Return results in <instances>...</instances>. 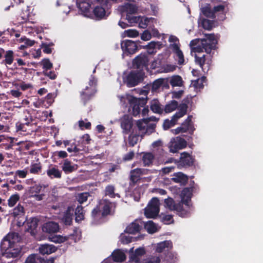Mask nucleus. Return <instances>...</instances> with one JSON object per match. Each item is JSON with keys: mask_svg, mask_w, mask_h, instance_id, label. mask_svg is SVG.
Here are the masks:
<instances>
[{"mask_svg": "<svg viewBox=\"0 0 263 263\" xmlns=\"http://www.w3.org/2000/svg\"><path fill=\"white\" fill-rule=\"evenodd\" d=\"M20 238L18 233L7 234L2 240L0 249L2 256L7 258H16L20 255L21 249L17 242Z\"/></svg>", "mask_w": 263, "mask_h": 263, "instance_id": "nucleus-1", "label": "nucleus"}, {"mask_svg": "<svg viewBox=\"0 0 263 263\" xmlns=\"http://www.w3.org/2000/svg\"><path fill=\"white\" fill-rule=\"evenodd\" d=\"M217 41L214 34L206 35V39H196L190 42V45L195 52L200 54L203 50L210 53L212 50L216 48Z\"/></svg>", "mask_w": 263, "mask_h": 263, "instance_id": "nucleus-2", "label": "nucleus"}, {"mask_svg": "<svg viewBox=\"0 0 263 263\" xmlns=\"http://www.w3.org/2000/svg\"><path fill=\"white\" fill-rule=\"evenodd\" d=\"M111 7L109 0H95L89 18L97 21L106 19L110 14Z\"/></svg>", "mask_w": 263, "mask_h": 263, "instance_id": "nucleus-3", "label": "nucleus"}, {"mask_svg": "<svg viewBox=\"0 0 263 263\" xmlns=\"http://www.w3.org/2000/svg\"><path fill=\"white\" fill-rule=\"evenodd\" d=\"M189 103V101L188 99H184L182 101V102L179 104V111L176 112L175 114L172 116L171 120L168 119L164 120L163 124V127L164 129L167 130L174 126L179 119L182 118L186 114Z\"/></svg>", "mask_w": 263, "mask_h": 263, "instance_id": "nucleus-4", "label": "nucleus"}, {"mask_svg": "<svg viewBox=\"0 0 263 263\" xmlns=\"http://www.w3.org/2000/svg\"><path fill=\"white\" fill-rule=\"evenodd\" d=\"M144 75V72L142 70H131L123 77V82L128 87H135L143 81Z\"/></svg>", "mask_w": 263, "mask_h": 263, "instance_id": "nucleus-5", "label": "nucleus"}, {"mask_svg": "<svg viewBox=\"0 0 263 263\" xmlns=\"http://www.w3.org/2000/svg\"><path fill=\"white\" fill-rule=\"evenodd\" d=\"M97 80L95 76L91 75L89 81V86L80 92L81 99L84 105L91 99L97 91L96 86Z\"/></svg>", "mask_w": 263, "mask_h": 263, "instance_id": "nucleus-6", "label": "nucleus"}, {"mask_svg": "<svg viewBox=\"0 0 263 263\" xmlns=\"http://www.w3.org/2000/svg\"><path fill=\"white\" fill-rule=\"evenodd\" d=\"M159 211V200L153 197L145 209L144 214L147 218H155L158 216Z\"/></svg>", "mask_w": 263, "mask_h": 263, "instance_id": "nucleus-7", "label": "nucleus"}, {"mask_svg": "<svg viewBox=\"0 0 263 263\" xmlns=\"http://www.w3.org/2000/svg\"><path fill=\"white\" fill-rule=\"evenodd\" d=\"M148 53H141L137 55L133 61V65L136 70L143 71L144 68H147L148 65Z\"/></svg>", "mask_w": 263, "mask_h": 263, "instance_id": "nucleus-8", "label": "nucleus"}, {"mask_svg": "<svg viewBox=\"0 0 263 263\" xmlns=\"http://www.w3.org/2000/svg\"><path fill=\"white\" fill-rule=\"evenodd\" d=\"M145 100L134 97H131L129 99V111H131L134 116H137L140 112L141 107L145 104Z\"/></svg>", "mask_w": 263, "mask_h": 263, "instance_id": "nucleus-9", "label": "nucleus"}, {"mask_svg": "<svg viewBox=\"0 0 263 263\" xmlns=\"http://www.w3.org/2000/svg\"><path fill=\"white\" fill-rule=\"evenodd\" d=\"M99 205L102 211L101 217H105L108 215H112L116 206L115 202H112L108 199H103L100 201Z\"/></svg>", "mask_w": 263, "mask_h": 263, "instance_id": "nucleus-10", "label": "nucleus"}, {"mask_svg": "<svg viewBox=\"0 0 263 263\" xmlns=\"http://www.w3.org/2000/svg\"><path fill=\"white\" fill-rule=\"evenodd\" d=\"M93 5L91 0H77V5L81 13L85 16L90 17Z\"/></svg>", "mask_w": 263, "mask_h": 263, "instance_id": "nucleus-11", "label": "nucleus"}, {"mask_svg": "<svg viewBox=\"0 0 263 263\" xmlns=\"http://www.w3.org/2000/svg\"><path fill=\"white\" fill-rule=\"evenodd\" d=\"M226 6V2H220L217 4H214L212 6L215 18L217 17L218 21H223L225 19Z\"/></svg>", "mask_w": 263, "mask_h": 263, "instance_id": "nucleus-12", "label": "nucleus"}, {"mask_svg": "<svg viewBox=\"0 0 263 263\" xmlns=\"http://www.w3.org/2000/svg\"><path fill=\"white\" fill-rule=\"evenodd\" d=\"M121 46L124 53L127 55L133 54L138 50L137 43L132 40H126L122 41Z\"/></svg>", "mask_w": 263, "mask_h": 263, "instance_id": "nucleus-13", "label": "nucleus"}, {"mask_svg": "<svg viewBox=\"0 0 263 263\" xmlns=\"http://www.w3.org/2000/svg\"><path fill=\"white\" fill-rule=\"evenodd\" d=\"M178 166L181 167H190L194 165V158L186 152L181 154L180 160L178 162Z\"/></svg>", "mask_w": 263, "mask_h": 263, "instance_id": "nucleus-14", "label": "nucleus"}, {"mask_svg": "<svg viewBox=\"0 0 263 263\" xmlns=\"http://www.w3.org/2000/svg\"><path fill=\"white\" fill-rule=\"evenodd\" d=\"M191 205H192L189 203L188 206L185 205L184 202L180 200L176 203L174 211H176L177 214L181 217H187L189 215Z\"/></svg>", "mask_w": 263, "mask_h": 263, "instance_id": "nucleus-15", "label": "nucleus"}, {"mask_svg": "<svg viewBox=\"0 0 263 263\" xmlns=\"http://www.w3.org/2000/svg\"><path fill=\"white\" fill-rule=\"evenodd\" d=\"M39 221V219L36 217H31L27 220L25 224L26 231L31 235H35Z\"/></svg>", "mask_w": 263, "mask_h": 263, "instance_id": "nucleus-16", "label": "nucleus"}, {"mask_svg": "<svg viewBox=\"0 0 263 263\" xmlns=\"http://www.w3.org/2000/svg\"><path fill=\"white\" fill-rule=\"evenodd\" d=\"M193 186L184 188L181 192V201L184 202V205L188 206L190 204L193 195Z\"/></svg>", "mask_w": 263, "mask_h": 263, "instance_id": "nucleus-17", "label": "nucleus"}, {"mask_svg": "<svg viewBox=\"0 0 263 263\" xmlns=\"http://www.w3.org/2000/svg\"><path fill=\"white\" fill-rule=\"evenodd\" d=\"M133 125V119L128 115H124L121 120V126L123 130V133L128 134Z\"/></svg>", "mask_w": 263, "mask_h": 263, "instance_id": "nucleus-18", "label": "nucleus"}, {"mask_svg": "<svg viewBox=\"0 0 263 263\" xmlns=\"http://www.w3.org/2000/svg\"><path fill=\"white\" fill-rule=\"evenodd\" d=\"M43 232L49 234L55 233L58 232L59 226L57 222L48 221L45 223L42 228Z\"/></svg>", "mask_w": 263, "mask_h": 263, "instance_id": "nucleus-19", "label": "nucleus"}, {"mask_svg": "<svg viewBox=\"0 0 263 263\" xmlns=\"http://www.w3.org/2000/svg\"><path fill=\"white\" fill-rule=\"evenodd\" d=\"M33 124H25L22 122H17L16 123V128L17 132H24V135H31L34 131Z\"/></svg>", "mask_w": 263, "mask_h": 263, "instance_id": "nucleus-20", "label": "nucleus"}, {"mask_svg": "<svg viewBox=\"0 0 263 263\" xmlns=\"http://www.w3.org/2000/svg\"><path fill=\"white\" fill-rule=\"evenodd\" d=\"M186 145V141L184 139L179 138V139H177L172 144L170 147V151L173 153H176L178 150L185 148Z\"/></svg>", "mask_w": 263, "mask_h": 263, "instance_id": "nucleus-21", "label": "nucleus"}, {"mask_svg": "<svg viewBox=\"0 0 263 263\" xmlns=\"http://www.w3.org/2000/svg\"><path fill=\"white\" fill-rule=\"evenodd\" d=\"M189 180V177L182 172L174 173L172 178V180L175 183H179L181 185H185Z\"/></svg>", "mask_w": 263, "mask_h": 263, "instance_id": "nucleus-22", "label": "nucleus"}, {"mask_svg": "<svg viewBox=\"0 0 263 263\" xmlns=\"http://www.w3.org/2000/svg\"><path fill=\"white\" fill-rule=\"evenodd\" d=\"M57 250V248L55 246L48 243L41 244L39 248V252L43 255L50 254Z\"/></svg>", "mask_w": 263, "mask_h": 263, "instance_id": "nucleus-23", "label": "nucleus"}, {"mask_svg": "<svg viewBox=\"0 0 263 263\" xmlns=\"http://www.w3.org/2000/svg\"><path fill=\"white\" fill-rule=\"evenodd\" d=\"M73 209L71 206H68L64 212L62 219V222L65 225L70 226L72 222Z\"/></svg>", "mask_w": 263, "mask_h": 263, "instance_id": "nucleus-24", "label": "nucleus"}, {"mask_svg": "<svg viewBox=\"0 0 263 263\" xmlns=\"http://www.w3.org/2000/svg\"><path fill=\"white\" fill-rule=\"evenodd\" d=\"M14 139L12 137L5 138L4 136H0V145L1 146L4 145V148L6 150L11 149L14 145Z\"/></svg>", "mask_w": 263, "mask_h": 263, "instance_id": "nucleus-25", "label": "nucleus"}, {"mask_svg": "<svg viewBox=\"0 0 263 263\" xmlns=\"http://www.w3.org/2000/svg\"><path fill=\"white\" fill-rule=\"evenodd\" d=\"M140 170L139 168H136L135 169L131 170L130 172V185L132 186H134L139 182L141 180L140 178V173H139Z\"/></svg>", "mask_w": 263, "mask_h": 263, "instance_id": "nucleus-26", "label": "nucleus"}, {"mask_svg": "<svg viewBox=\"0 0 263 263\" xmlns=\"http://www.w3.org/2000/svg\"><path fill=\"white\" fill-rule=\"evenodd\" d=\"M141 228V227L139 225L137 220H135L126 227L124 232L130 234H135L140 232Z\"/></svg>", "mask_w": 263, "mask_h": 263, "instance_id": "nucleus-27", "label": "nucleus"}, {"mask_svg": "<svg viewBox=\"0 0 263 263\" xmlns=\"http://www.w3.org/2000/svg\"><path fill=\"white\" fill-rule=\"evenodd\" d=\"M173 51L177 58L178 64L179 65L183 64L184 62V55L182 51L180 50L179 45L174 44L173 45Z\"/></svg>", "mask_w": 263, "mask_h": 263, "instance_id": "nucleus-28", "label": "nucleus"}, {"mask_svg": "<svg viewBox=\"0 0 263 263\" xmlns=\"http://www.w3.org/2000/svg\"><path fill=\"white\" fill-rule=\"evenodd\" d=\"M201 11L202 14L208 18H215L213 12L212 6L210 4H206L201 8Z\"/></svg>", "mask_w": 263, "mask_h": 263, "instance_id": "nucleus-29", "label": "nucleus"}, {"mask_svg": "<svg viewBox=\"0 0 263 263\" xmlns=\"http://www.w3.org/2000/svg\"><path fill=\"white\" fill-rule=\"evenodd\" d=\"M150 108L153 112L156 114H161L163 111L160 103L157 99H153L151 101Z\"/></svg>", "mask_w": 263, "mask_h": 263, "instance_id": "nucleus-30", "label": "nucleus"}, {"mask_svg": "<svg viewBox=\"0 0 263 263\" xmlns=\"http://www.w3.org/2000/svg\"><path fill=\"white\" fill-rule=\"evenodd\" d=\"M112 259L116 262H122L126 259V256L124 252L119 249L115 250L111 254Z\"/></svg>", "mask_w": 263, "mask_h": 263, "instance_id": "nucleus-31", "label": "nucleus"}, {"mask_svg": "<svg viewBox=\"0 0 263 263\" xmlns=\"http://www.w3.org/2000/svg\"><path fill=\"white\" fill-rule=\"evenodd\" d=\"M46 172L47 176L51 179L61 178L62 177V171H60L55 166L49 167Z\"/></svg>", "mask_w": 263, "mask_h": 263, "instance_id": "nucleus-32", "label": "nucleus"}, {"mask_svg": "<svg viewBox=\"0 0 263 263\" xmlns=\"http://www.w3.org/2000/svg\"><path fill=\"white\" fill-rule=\"evenodd\" d=\"M5 59L2 61V64L5 65H11L14 60V52L12 50H7L5 52Z\"/></svg>", "mask_w": 263, "mask_h": 263, "instance_id": "nucleus-33", "label": "nucleus"}, {"mask_svg": "<svg viewBox=\"0 0 263 263\" xmlns=\"http://www.w3.org/2000/svg\"><path fill=\"white\" fill-rule=\"evenodd\" d=\"M115 187L114 185L111 184L107 185L105 189L104 192L105 195L108 196L111 198H115L117 197L118 198H120V195L118 193H115Z\"/></svg>", "mask_w": 263, "mask_h": 263, "instance_id": "nucleus-34", "label": "nucleus"}, {"mask_svg": "<svg viewBox=\"0 0 263 263\" xmlns=\"http://www.w3.org/2000/svg\"><path fill=\"white\" fill-rule=\"evenodd\" d=\"M177 108L179 110V105H178V102L176 100H172L166 104L164 110L166 113H169L173 111Z\"/></svg>", "mask_w": 263, "mask_h": 263, "instance_id": "nucleus-35", "label": "nucleus"}, {"mask_svg": "<svg viewBox=\"0 0 263 263\" xmlns=\"http://www.w3.org/2000/svg\"><path fill=\"white\" fill-rule=\"evenodd\" d=\"M154 156L151 153H144L142 157V161L144 166H149L153 164Z\"/></svg>", "mask_w": 263, "mask_h": 263, "instance_id": "nucleus-36", "label": "nucleus"}, {"mask_svg": "<svg viewBox=\"0 0 263 263\" xmlns=\"http://www.w3.org/2000/svg\"><path fill=\"white\" fill-rule=\"evenodd\" d=\"M123 10L126 12V14L132 15L137 12L138 8L135 4L127 3L124 6Z\"/></svg>", "mask_w": 263, "mask_h": 263, "instance_id": "nucleus-37", "label": "nucleus"}, {"mask_svg": "<svg viewBox=\"0 0 263 263\" xmlns=\"http://www.w3.org/2000/svg\"><path fill=\"white\" fill-rule=\"evenodd\" d=\"M183 81L182 78L178 75H175L171 77L170 83L172 87L182 86L183 85Z\"/></svg>", "mask_w": 263, "mask_h": 263, "instance_id": "nucleus-38", "label": "nucleus"}, {"mask_svg": "<svg viewBox=\"0 0 263 263\" xmlns=\"http://www.w3.org/2000/svg\"><path fill=\"white\" fill-rule=\"evenodd\" d=\"M180 129H182L183 133L189 132L190 134L193 135L195 128L194 124H190L184 121L181 124Z\"/></svg>", "mask_w": 263, "mask_h": 263, "instance_id": "nucleus-39", "label": "nucleus"}, {"mask_svg": "<svg viewBox=\"0 0 263 263\" xmlns=\"http://www.w3.org/2000/svg\"><path fill=\"white\" fill-rule=\"evenodd\" d=\"M75 220L76 222H79L84 219V213L82 205H78L75 210Z\"/></svg>", "mask_w": 263, "mask_h": 263, "instance_id": "nucleus-40", "label": "nucleus"}, {"mask_svg": "<svg viewBox=\"0 0 263 263\" xmlns=\"http://www.w3.org/2000/svg\"><path fill=\"white\" fill-rule=\"evenodd\" d=\"M164 81L163 78H159L155 80L151 85V90L152 92H157L159 89L161 87Z\"/></svg>", "mask_w": 263, "mask_h": 263, "instance_id": "nucleus-41", "label": "nucleus"}, {"mask_svg": "<svg viewBox=\"0 0 263 263\" xmlns=\"http://www.w3.org/2000/svg\"><path fill=\"white\" fill-rule=\"evenodd\" d=\"M25 213V212L24 208L20 204H18L15 208L13 209L12 215L14 217H21L22 216H24Z\"/></svg>", "mask_w": 263, "mask_h": 263, "instance_id": "nucleus-42", "label": "nucleus"}, {"mask_svg": "<svg viewBox=\"0 0 263 263\" xmlns=\"http://www.w3.org/2000/svg\"><path fill=\"white\" fill-rule=\"evenodd\" d=\"M62 168V170L66 174L72 172L74 169V166L71 165V162L68 159L64 160Z\"/></svg>", "mask_w": 263, "mask_h": 263, "instance_id": "nucleus-43", "label": "nucleus"}, {"mask_svg": "<svg viewBox=\"0 0 263 263\" xmlns=\"http://www.w3.org/2000/svg\"><path fill=\"white\" fill-rule=\"evenodd\" d=\"M170 247H172V242L171 241H164L158 243L156 247V251L158 253L162 252L164 249Z\"/></svg>", "mask_w": 263, "mask_h": 263, "instance_id": "nucleus-44", "label": "nucleus"}, {"mask_svg": "<svg viewBox=\"0 0 263 263\" xmlns=\"http://www.w3.org/2000/svg\"><path fill=\"white\" fill-rule=\"evenodd\" d=\"M144 228L149 234H153L157 230L156 224L152 221H148L145 223Z\"/></svg>", "mask_w": 263, "mask_h": 263, "instance_id": "nucleus-45", "label": "nucleus"}, {"mask_svg": "<svg viewBox=\"0 0 263 263\" xmlns=\"http://www.w3.org/2000/svg\"><path fill=\"white\" fill-rule=\"evenodd\" d=\"M195 61L196 64H198L204 71L203 66L205 62V54L200 55L199 54H195Z\"/></svg>", "mask_w": 263, "mask_h": 263, "instance_id": "nucleus-46", "label": "nucleus"}, {"mask_svg": "<svg viewBox=\"0 0 263 263\" xmlns=\"http://www.w3.org/2000/svg\"><path fill=\"white\" fill-rule=\"evenodd\" d=\"M139 135L130 134L128 137V143L129 146L133 147L136 145L139 140Z\"/></svg>", "mask_w": 263, "mask_h": 263, "instance_id": "nucleus-47", "label": "nucleus"}, {"mask_svg": "<svg viewBox=\"0 0 263 263\" xmlns=\"http://www.w3.org/2000/svg\"><path fill=\"white\" fill-rule=\"evenodd\" d=\"M20 195L16 193L12 195L8 200V205L9 207L14 206L17 202L20 200Z\"/></svg>", "mask_w": 263, "mask_h": 263, "instance_id": "nucleus-48", "label": "nucleus"}, {"mask_svg": "<svg viewBox=\"0 0 263 263\" xmlns=\"http://www.w3.org/2000/svg\"><path fill=\"white\" fill-rule=\"evenodd\" d=\"M213 21H211L204 18L201 20V26L204 29L208 30H211L213 28Z\"/></svg>", "mask_w": 263, "mask_h": 263, "instance_id": "nucleus-49", "label": "nucleus"}, {"mask_svg": "<svg viewBox=\"0 0 263 263\" xmlns=\"http://www.w3.org/2000/svg\"><path fill=\"white\" fill-rule=\"evenodd\" d=\"M43 66V70L47 71L51 69L53 67L52 63L50 61L49 59L44 58L40 62Z\"/></svg>", "mask_w": 263, "mask_h": 263, "instance_id": "nucleus-50", "label": "nucleus"}, {"mask_svg": "<svg viewBox=\"0 0 263 263\" xmlns=\"http://www.w3.org/2000/svg\"><path fill=\"white\" fill-rule=\"evenodd\" d=\"M89 196H90V194L88 192H83L78 194L76 198L80 204H82L87 200Z\"/></svg>", "mask_w": 263, "mask_h": 263, "instance_id": "nucleus-51", "label": "nucleus"}, {"mask_svg": "<svg viewBox=\"0 0 263 263\" xmlns=\"http://www.w3.org/2000/svg\"><path fill=\"white\" fill-rule=\"evenodd\" d=\"M50 240L54 243H63L67 240V237L66 236H63L60 235H55L50 237Z\"/></svg>", "mask_w": 263, "mask_h": 263, "instance_id": "nucleus-52", "label": "nucleus"}, {"mask_svg": "<svg viewBox=\"0 0 263 263\" xmlns=\"http://www.w3.org/2000/svg\"><path fill=\"white\" fill-rule=\"evenodd\" d=\"M42 170V165L40 163H33L30 166V173L33 174H39Z\"/></svg>", "mask_w": 263, "mask_h": 263, "instance_id": "nucleus-53", "label": "nucleus"}, {"mask_svg": "<svg viewBox=\"0 0 263 263\" xmlns=\"http://www.w3.org/2000/svg\"><path fill=\"white\" fill-rule=\"evenodd\" d=\"M156 127V124L151 123L148 124L147 122L146 124V127L145 128V131L143 132V135H149L155 132V128Z\"/></svg>", "mask_w": 263, "mask_h": 263, "instance_id": "nucleus-54", "label": "nucleus"}, {"mask_svg": "<svg viewBox=\"0 0 263 263\" xmlns=\"http://www.w3.org/2000/svg\"><path fill=\"white\" fill-rule=\"evenodd\" d=\"M101 209L99 204L97 205L91 211V216L94 219L100 218L101 215Z\"/></svg>", "mask_w": 263, "mask_h": 263, "instance_id": "nucleus-55", "label": "nucleus"}, {"mask_svg": "<svg viewBox=\"0 0 263 263\" xmlns=\"http://www.w3.org/2000/svg\"><path fill=\"white\" fill-rule=\"evenodd\" d=\"M54 258L48 259L35 254V263H54Z\"/></svg>", "mask_w": 263, "mask_h": 263, "instance_id": "nucleus-56", "label": "nucleus"}, {"mask_svg": "<svg viewBox=\"0 0 263 263\" xmlns=\"http://www.w3.org/2000/svg\"><path fill=\"white\" fill-rule=\"evenodd\" d=\"M165 205L171 210L174 211L177 203L172 198H168L164 200Z\"/></svg>", "mask_w": 263, "mask_h": 263, "instance_id": "nucleus-57", "label": "nucleus"}, {"mask_svg": "<svg viewBox=\"0 0 263 263\" xmlns=\"http://www.w3.org/2000/svg\"><path fill=\"white\" fill-rule=\"evenodd\" d=\"M147 123V121L146 120H138L137 122V126L139 129V131L142 132V134L141 135V136L142 137L143 136V132L145 130V128L146 127V124Z\"/></svg>", "mask_w": 263, "mask_h": 263, "instance_id": "nucleus-58", "label": "nucleus"}, {"mask_svg": "<svg viewBox=\"0 0 263 263\" xmlns=\"http://www.w3.org/2000/svg\"><path fill=\"white\" fill-rule=\"evenodd\" d=\"M53 45L54 44L52 43L49 44L45 43H42L41 45V48L43 49V51L45 53L50 54L52 52V49L50 48V46Z\"/></svg>", "mask_w": 263, "mask_h": 263, "instance_id": "nucleus-59", "label": "nucleus"}, {"mask_svg": "<svg viewBox=\"0 0 263 263\" xmlns=\"http://www.w3.org/2000/svg\"><path fill=\"white\" fill-rule=\"evenodd\" d=\"M125 32L126 36L130 37H135L139 35L138 31L135 29H128Z\"/></svg>", "mask_w": 263, "mask_h": 263, "instance_id": "nucleus-60", "label": "nucleus"}, {"mask_svg": "<svg viewBox=\"0 0 263 263\" xmlns=\"http://www.w3.org/2000/svg\"><path fill=\"white\" fill-rule=\"evenodd\" d=\"M129 261L132 263H140V257L132 252L130 254Z\"/></svg>", "mask_w": 263, "mask_h": 263, "instance_id": "nucleus-61", "label": "nucleus"}, {"mask_svg": "<svg viewBox=\"0 0 263 263\" xmlns=\"http://www.w3.org/2000/svg\"><path fill=\"white\" fill-rule=\"evenodd\" d=\"M71 147H68L67 148V151L69 153L71 152H74V153H79L82 150L81 148H80L79 146V145L78 144H76L73 143L71 145Z\"/></svg>", "mask_w": 263, "mask_h": 263, "instance_id": "nucleus-62", "label": "nucleus"}, {"mask_svg": "<svg viewBox=\"0 0 263 263\" xmlns=\"http://www.w3.org/2000/svg\"><path fill=\"white\" fill-rule=\"evenodd\" d=\"M21 40L24 42L25 45L27 48L28 47L33 46L35 44V41L34 40H31L28 38H26V37H21Z\"/></svg>", "mask_w": 263, "mask_h": 263, "instance_id": "nucleus-63", "label": "nucleus"}, {"mask_svg": "<svg viewBox=\"0 0 263 263\" xmlns=\"http://www.w3.org/2000/svg\"><path fill=\"white\" fill-rule=\"evenodd\" d=\"M152 37V35L150 32L148 30H145L141 35V39L143 41H148Z\"/></svg>", "mask_w": 263, "mask_h": 263, "instance_id": "nucleus-64", "label": "nucleus"}]
</instances>
